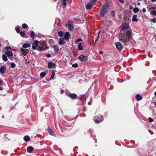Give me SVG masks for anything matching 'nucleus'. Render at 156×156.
<instances>
[{
    "mask_svg": "<svg viewBox=\"0 0 156 156\" xmlns=\"http://www.w3.org/2000/svg\"><path fill=\"white\" fill-rule=\"evenodd\" d=\"M122 30H127L124 34L121 33L119 35V39L122 42L125 43L129 41V39L132 38V30L127 23H123L121 26Z\"/></svg>",
    "mask_w": 156,
    "mask_h": 156,
    "instance_id": "f257e3e1",
    "label": "nucleus"
},
{
    "mask_svg": "<svg viewBox=\"0 0 156 156\" xmlns=\"http://www.w3.org/2000/svg\"><path fill=\"white\" fill-rule=\"evenodd\" d=\"M109 4L108 2L105 3L103 5L100 11V15L102 17H103L105 16L109 7Z\"/></svg>",
    "mask_w": 156,
    "mask_h": 156,
    "instance_id": "f03ea898",
    "label": "nucleus"
},
{
    "mask_svg": "<svg viewBox=\"0 0 156 156\" xmlns=\"http://www.w3.org/2000/svg\"><path fill=\"white\" fill-rule=\"evenodd\" d=\"M66 95L71 98L73 99H76L77 97V95L74 93H69L66 94Z\"/></svg>",
    "mask_w": 156,
    "mask_h": 156,
    "instance_id": "7ed1b4c3",
    "label": "nucleus"
},
{
    "mask_svg": "<svg viewBox=\"0 0 156 156\" xmlns=\"http://www.w3.org/2000/svg\"><path fill=\"white\" fill-rule=\"evenodd\" d=\"M115 47L119 51H121L122 49V46L119 42H117L115 43Z\"/></svg>",
    "mask_w": 156,
    "mask_h": 156,
    "instance_id": "20e7f679",
    "label": "nucleus"
},
{
    "mask_svg": "<svg viewBox=\"0 0 156 156\" xmlns=\"http://www.w3.org/2000/svg\"><path fill=\"white\" fill-rule=\"evenodd\" d=\"M38 43L39 41H34L32 45V48L33 50H35L37 49V48L38 46Z\"/></svg>",
    "mask_w": 156,
    "mask_h": 156,
    "instance_id": "39448f33",
    "label": "nucleus"
},
{
    "mask_svg": "<svg viewBox=\"0 0 156 156\" xmlns=\"http://www.w3.org/2000/svg\"><path fill=\"white\" fill-rule=\"evenodd\" d=\"M79 58L80 61L83 62L87 60V56L83 55H80L79 57Z\"/></svg>",
    "mask_w": 156,
    "mask_h": 156,
    "instance_id": "423d86ee",
    "label": "nucleus"
},
{
    "mask_svg": "<svg viewBox=\"0 0 156 156\" xmlns=\"http://www.w3.org/2000/svg\"><path fill=\"white\" fill-rule=\"evenodd\" d=\"M70 34L68 32H66L64 36V39L65 40H66L67 41H68L70 38Z\"/></svg>",
    "mask_w": 156,
    "mask_h": 156,
    "instance_id": "0eeeda50",
    "label": "nucleus"
},
{
    "mask_svg": "<svg viewBox=\"0 0 156 156\" xmlns=\"http://www.w3.org/2000/svg\"><path fill=\"white\" fill-rule=\"evenodd\" d=\"M55 64L53 62H50L48 63V67L49 68H53L55 66Z\"/></svg>",
    "mask_w": 156,
    "mask_h": 156,
    "instance_id": "6e6552de",
    "label": "nucleus"
},
{
    "mask_svg": "<svg viewBox=\"0 0 156 156\" xmlns=\"http://www.w3.org/2000/svg\"><path fill=\"white\" fill-rule=\"evenodd\" d=\"M6 68L5 66H2L0 67V72L2 73H4L6 70Z\"/></svg>",
    "mask_w": 156,
    "mask_h": 156,
    "instance_id": "1a4fd4ad",
    "label": "nucleus"
},
{
    "mask_svg": "<svg viewBox=\"0 0 156 156\" xmlns=\"http://www.w3.org/2000/svg\"><path fill=\"white\" fill-rule=\"evenodd\" d=\"M66 43L65 41H64L63 38H60L59 39L58 44L59 45L64 44Z\"/></svg>",
    "mask_w": 156,
    "mask_h": 156,
    "instance_id": "9d476101",
    "label": "nucleus"
},
{
    "mask_svg": "<svg viewBox=\"0 0 156 156\" xmlns=\"http://www.w3.org/2000/svg\"><path fill=\"white\" fill-rule=\"evenodd\" d=\"M94 5V4H90V2H89V4L86 5V9H91Z\"/></svg>",
    "mask_w": 156,
    "mask_h": 156,
    "instance_id": "9b49d317",
    "label": "nucleus"
},
{
    "mask_svg": "<svg viewBox=\"0 0 156 156\" xmlns=\"http://www.w3.org/2000/svg\"><path fill=\"white\" fill-rule=\"evenodd\" d=\"M53 48H54V52L55 53H57L58 51V47L57 45H54L53 46Z\"/></svg>",
    "mask_w": 156,
    "mask_h": 156,
    "instance_id": "f8f14e48",
    "label": "nucleus"
},
{
    "mask_svg": "<svg viewBox=\"0 0 156 156\" xmlns=\"http://www.w3.org/2000/svg\"><path fill=\"white\" fill-rule=\"evenodd\" d=\"M5 53L8 57L12 56H13V54L11 51H6L5 52Z\"/></svg>",
    "mask_w": 156,
    "mask_h": 156,
    "instance_id": "ddd939ff",
    "label": "nucleus"
},
{
    "mask_svg": "<svg viewBox=\"0 0 156 156\" xmlns=\"http://www.w3.org/2000/svg\"><path fill=\"white\" fill-rule=\"evenodd\" d=\"M34 148L32 146H29L27 147V151L29 153H31L33 151Z\"/></svg>",
    "mask_w": 156,
    "mask_h": 156,
    "instance_id": "4468645a",
    "label": "nucleus"
},
{
    "mask_svg": "<svg viewBox=\"0 0 156 156\" xmlns=\"http://www.w3.org/2000/svg\"><path fill=\"white\" fill-rule=\"evenodd\" d=\"M68 25L70 30H72L74 28V26L73 24L72 23L69 22Z\"/></svg>",
    "mask_w": 156,
    "mask_h": 156,
    "instance_id": "2eb2a0df",
    "label": "nucleus"
},
{
    "mask_svg": "<svg viewBox=\"0 0 156 156\" xmlns=\"http://www.w3.org/2000/svg\"><path fill=\"white\" fill-rule=\"evenodd\" d=\"M31 45L29 43H25L23 45L22 47L24 48H26L28 47H30Z\"/></svg>",
    "mask_w": 156,
    "mask_h": 156,
    "instance_id": "dca6fc26",
    "label": "nucleus"
},
{
    "mask_svg": "<svg viewBox=\"0 0 156 156\" xmlns=\"http://www.w3.org/2000/svg\"><path fill=\"white\" fill-rule=\"evenodd\" d=\"M46 48H45L44 46H40L37 49V50L39 51H43L44 50L46 49Z\"/></svg>",
    "mask_w": 156,
    "mask_h": 156,
    "instance_id": "f3484780",
    "label": "nucleus"
},
{
    "mask_svg": "<svg viewBox=\"0 0 156 156\" xmlns=\"http://www.w3.org/2000/svg\"><path fill=\"white\" fill-rule=\"evenodd\" d=\"M137 16L136 15H133V17H132V20L133 21H135V22H138V20L137 18Z\"/></svg>",
    "mask_w": 156,
    "mask_h": 156,
    "instance_id": "a211bd4d",
    "label": "nucleus"
},
{
    "mask_svg": "<svg viewBox=\"0 0 156 156\" xmlns=\"http://www.w3.org/2000/svg\"><path fill=\"white\" fill-rule=\"evenodd\" d=\"M136 98L138 101H139L142 99V97L139 94H137L136 96Z\"/></svg>",
    "mask_w": 156,
    "mask_h": 156,
    "instance_id": "6ab92c4d",
    "label": "nucleus"
},
{
    "mask_svg": "<svg viewBox=\"0 0 156 156\" xmlns=\"http://www.w3.org/2000/svg\"><path fill=\"white\" fill-rule=\"evenodd\" d=\"M24 140L26 142H28L30 140V138L28 136H26L23 138Z\"/></svg>",
    "mask_w": 156,
    "mask_h": 156,
    "instance_id": "aec40b11",
    "label": "nucleus"
},
{
    "mask_svg": "<svg viewBox=\"0 0 156 156\" xmlns=\"http://www.w3.org/2000/svg\"><path fill=\"white\" fill-rule=\"evenodd\" d=\"M20 50L23 53V55L25 56L27 54V52L25 50L23 49V48H20Z\"/></svg>",
    "mask_w": 156,
    "mask_h": 156,
    "instance_id": "412c9836",
    "label": "nucleus"
},
{
    "mask_svg": "<svg viewBox=\"0 0 156 156\" xmlns=\"http://www.w3.org/2000/svg\"><path fill=\"white\" fill-rule=\"evenodd\" d=\"M68 0H62V4L64 6H66V2L68 1Z\"/></svg>",
    "mask_w": 156,
    "mask_h": 156,
    "instance_id": "4be33fe9",
    "label": "nucleus"
},
{
    "mask_svg": "<svg viewBox=\"0 0 156 156\" xmlns=\"http://www.w3.org/2000/svg\"><path fill=\"white\" fill-rule=\"evenodd\" d=\"M40 44H41V45L42 46H44L45 48H46L47 46L45 42L42 41H41L40 43Z\"/></svg>",
    "mask_w": 156,
    "mask_h": 156,
    "instance_id": "5701e85b",
    "label": "nucleus"
},
{
    "mask_svg": "<svg viewBox=\"0 0 156 156\" xmlns=\"http://www.w3.org/2000/svg\"><path fill=\"white\" fill-rule=\"evenodd\" d=\"M83 48V46L81 45V43H79L78 45V49L79 50H82Z\"/></svg>",
    "mask_w": 156,
    "mask_h": 156,
    "instance_id": "b1692460",
    "label": "nucleus"
},
{
    "mask_svg": "<svg viewBox=\"0 0 156 156\" xmlns=\"http://www.w3.org/2000/svg\"><path fill=\"white\" fill-rule=\"evenodd\" d=\"M2 58L3 60L5 61H6L7 60V58L6 55L3 54L2 56Z\"/></svg>",
    "mask_w": 156,
    "mask_h": 156,
    "instance_id": "393cba45",
    "label": "nucleus"
},
{
    "mask_svg": "<svg viewBox=\"0 0 156 156\" xmlns=\"http://www.w3.org/2000/svg\"><path fill=\"white\" fill-rule=\"evenodd\" d=\"M46 75V73L44 72H42L40 73V76L42 78H44Z\"/></svg>",
    "mask_w": 156,
    "mask_h": 156,
    "instance_id": "a878e982",
    "label": "nucleus"
},
{
    "mask_svg": "<svg viewBox=\"0 0 156 156\" xmlns=\"http://www.w3.org/2000/svg\"><path fill=\"white\" fill-rule=\"evenodd\" d=\"M58 35L59 37H62L63 36L64 34L62 31H60L58 33Z\"/></svg>",
    "mask_w": 156,
    "mask_h": 156,
    "instance_id": "bb28decb",
    "label": "nucleus"
},
{
    "mask_svg": "<svg viewBox=\"0 0 156 156\" xmlns=\"http://www.w3.org/2000/svg\"><path fill=\"white\" fill-rule=\"evenodd\" d=\"M35 37V34L34 32L32 31L31 32L30 37L32 39H34Z\"/></svg>",
    "mask_w": 156,
    "mask_h": 156,
    "instance_id": "cd10ccee",
    "label": "nucleus"
},
{
    "mask_svg": "<svg viewBox=\"0 0 156 156\" xmlns=\"http://www.w3.org/2000/svg\"><path fill=\"white\" fill-rule=\"evenodd\" d=\"M139 11V9L137 8H135L133 9V12L135 13H136Z\"/></svg>",
    "mask_w": 156,
    "mask_h": 156,
    "instance_id": "c85d7f7f",
    "label": "nucleus"
},
{
    "mask_svg": "<svg viewBox=\"0 0 156 156\" xmlns=\"http://www.w3.org/2000/svg\"><path fill=\"white\" fill-rule=\"evenodd\" d=\"M97 0H90L89 1L90 4H94Z\"/></svg>",
    "mask_w": 156,
    "mask_h": 156,
    "instance_id": "c756f323",
    "label": "nucleus"
},
{
    "mask_svg": "<svg viewBox=\"0 0 156 156\" xmlns=\"http://www.w3.org/2000/svg\"><path fill=\"white\" fill-rule=\"evenodd\" d=\"M55 72H54V71H52V74H51V75L50 77V80H51V78H53L54 77V76H55Z\"/></svg>",
    "mask_w": 156,
    "mask_h": 156,
    "instance_id": "7c9ffc66",
    "label": "nucleus"
},
{
    "mask_svg": "<svg viewBox=\"0 0 156 156\" xmlns=\"http://www.w3.org/2000/svg\"><path fill=\"white\" fill-rule=\"evenodd\" d=\"M22 27L23 29H25L28 27V26L27 24L24 23L22 25Z\"/></svg>",
    "mask_w": 156,
    "mask_h": 156,
    "instance_id": "2f4dec72",
    "label": "nucleus"
},
{
    "mask_svg": "<svg viewBox=\"0 0 156 156\" xmlns=\"http://www.w3.org/2000/svg\"><path fill=\"white\" fill-rule=\"evenodd\" d=\"M48 131L50 135H53V132L51 130H50L49 129H48Z\"/></svg>",
    "mask_w": 156,
    "mask_h": 156,
    "instance_id": "473e14b6",
    "label": "nucleus"
},
{
    "mask_svg": "<svg viewBox=\"0 0 156 156\" xmlns=\"http://www.w3.org/2000/svg\"><path fill=\"white\" fill-rule=\"evenodd\" d=\"M20 36L22 37H24L25 35V34L24 32H21L20 33Z\"/></svg>",
    "mask_w": 156,
    "mask_h": 156,
    "instance_id": "72a5a7b5",
    "label": "nucleus"
},
{
    "mask_svg": "<svg viewBox=\"0 0 156 156\" xmlns=\"http://www.w3.org/2000/svg\"><path fill=\"white\" fill-rule=\"evenodd\" d=\"M16 66L15 64L13 62H12L11 63V66L12 68H14Z\"/></svg>",
    "mask_w": 156,
    "mask_h": 156,
    "instance_id": "f704fd0d",
    "label": "nucleus"
},
{
    "mask_svg": "<svg viewBox=\"0 0 156 156\" xmlns=\"http://www.w3.org/2000/svg\"><path fill=\"white\" fill-rule=\"evenodd\" d=\"M152 14H154V16H156V11L153 10L151 12Z\"/></svg>",
    "mask_w": 156,
    "mask_h": 156,
    "instance_id": "c9c22d12",
    "label": "nucleus"
},
{
    "mask_svg": "<svg viewBox=\"0 0 156 156\" xmlns=\"http://www.w3.org/2000/svg\"><path fill=\"white\" fill-rule=\"evenodd\" d=\"M78 66V65L77 63H75L72 65V67L76 68Z\"/></svg>",
    "mask_w": 156,
    "mask_h": 156,
    "instance_id": "e433bc0d",
    "label": "nucleus"
},
{
    "mask_svg": "<svg viewBox=\"0 0 156 156\" xmlns=\"http://www.w3.org/2000/svg\"><path fill=\"white\" fill-rule=\"evenodd\" d=\"M15 30L16 32L18 33H19L20 32V30L18 27H16L15 28Z\"/></svg>",
    "mask_w": 156,
    "mask_h": 156,
    "instance_id": "4c0bfd02",
    "label": "nucleus"
},
{
    "mask_svg": "<svg viewBox=\"0 0 156 156\" xmlns=\"http://www.w3.org/2000/svg\"><path fill=\"white\" fill-rule=\"evenodd\" d=\"M148 120L149 121L151 122L154 121V119L150 117L148 118Z\"/></svg>",
    "mask_w": 156,
    "mask_h": 156,
    "instance_id": "58836bf2",
    "label": "nucleus"
},
{
    "mask_svg": "<svg viewBox=\"0 0 156 156\" xmlns=\"http://www.w3.org/2000/svg\"><path fill=\"white\" fill-rule=\"evenodd\" d=\"M152 21L153 23H155L156 22V18H154L152 19Z\"/></svg>",
    "mask_w": 156,
    "mask_h": 156,
    "instance_id": "ea45409f",
    "label": "nucleus"
},
{
    "mask_svg": "<svg viewBox=\"0 0 156 156\" xmlns=\"http://www.w3.org/2000/svg\"><path fill=\"white\" fill-rule=\"evenodd\" d=\"M76 41L77 42H79V41H82V40L81 38H79V39H77L76 40Z\"/></svg>",
    "mask_w": 156,
    "mask_h": 156,
    "instance_id": "a19ab883",
    "label": "nucleus"
},
{
    "mask_svg": "<svg viewBox=\"0 0 156 156\" xmlns=\"http://www.w3.org/2000/svg\"><path fill=\"white\" fill-rule=\"evenodd\" d=\"M111 14L113 17H115V12L114 11H112L111 12Z\"/></svg>",
    "mask_w": 156,
    "mask_h": 156,
    "instance_id": "79ce46f5",
    "label": "nucleus"
},
{
    "mask_svg": "<svg viewBox=\"0 0 156 156\" xmlns=\"http://www.w3.org/2000/svg\"><path fill=\"white\" fill-rule=\"evenodd\" d=\"M94 122L96 123H98L100 122V121L97 119H95Z\"/></svg>",
    "mask_w": 156,
    "mask_h": 156,
    "instance_id": "37998d69",
    "label": "nucleus"
},
{
    "mask_svg": "<svg viewBox=\"0 0 156 156\" xmlns=\"http://www.w3.org/2000/svg\"><path fill=\"white\" fill-rule=\"evenodd\" d=\"M100 33V31L99 33H98V37L96 39V40L95 41V43L96 41H97L98 40V39L99 38V34Z\"/></svg>",
    "mask_w": 156,
    "mask_h": 156,
    "instance_id": "c03bdc74",
    "label": "nucleus"
},
{
    "mask_svg": "<svg viewBox=\"0 0 156 156\" xmlns=\"http://www.w3.org/2000/svg\"><path fill=\"white\" fill-rule=\"evenodd\" d=\"M142 11L144 13L146 12V9L145 8H143V9H142Z\"/></svg>",
    "mask_w": 156,
    "mask_h": 156,
    "instance_id": "a18cd8bd",
    "label": "nucleus"
},
{
    "mask_svg": "<svg viewBox=\"0 0 156 156\" xmlns=\"http://www.w3.org/2000/svg\"><path fill=\"white\" fill-rule=\"evenodd\" d=\"M51 57V55L50 54H48L47 55V58H50Z\"/></svg>",
    "mask_w": 156,
    "mask_h": 156,
    "instance_id": "49530a36",
    "label": "nucleus"
},
{
    "mask_svg": "<svg viewBox=\"0 0 156 156\" xmlns=\"http://www.w3.org/2000/svg\"><path fill=\"white\" fill-rule=\"evenodd\" d=\"M120 2L122 3H124V0H119Z\"/></svg>",
    "mask_w": 156,
    "mask_h": 156,
    "instance_id": "de8ad7c7",
    "label": "nucleus"
},
{
    "mask_svg": "<svg viewBox=\"0 0 156 156\" xmlns=\"http://www.w3.org/2000/svg\"><path fill=\"white\" fill-rule=\"evenodd\" d=\"M129 9L131 10L132 9H133V6L132 5H130L129 6Z\"/></svg>",
    "mask_w": 156,
    "mask_h": 156,
    "instance_id": "09e8293b",
    "label": "nucleus"
},
{
    "mask_svg": "<svg viewBox=\"0 0 156 156\" xmlns=\"http://www.w3.org/2000/svg\"><path fill=\"white\" fill-rule=\"evenodd\" d=\"M2 83V80L1 78H0V85Z\"/></svg>",
    "mask_w": 156,
    "mask_h": 156,
    "instance_id": "8fccbe9b",
    "label": "nucleus"
},
{
    "mask_svg": "<svg viewBox=\"0 0 156 156\" xmlns=\"http://www.w3.org/2000/svg\"><path fill=\"white\" fill-rule=\"evenodd\" d=\"M103 51H99V53L100 54H102L103 53Z\"/></svg>",
    "mask_w": 156,
    "mask_h": 156,
    "instance_id": "3c124183",
    "label": "nucleus"
},
{
    "mask_svg": "<svg viewBox=\"0 0 156 156\" xmlns=\"http://www.w3.org/2000/svg\"><path fill=\"white\" fill-rule=\"evenodd\" d=\"M64 92V91L63 90H61V94H63V93Z\"/></svg>",
    "mask_w": 156,
    "mask_h": 156,
    "instance_id": "603ef678",
    "label": "nucleus"
},
{
    "mask_svg": "<svg viewBox=\"0 0 156 156\" xmlns=\"http://www.w3.org/2000/svg\"><path fill=\"white\" fill-rule=\"evenodd\" d=\"M151 9L154 10L155 9V8L153 6L151 7Z\"/></svg>",
    "mask_w": 156,
    "mask_h": 156,
    "instance_id": "864d4df0",
    "label": "nucleus"
},
{
    "mask_svg": "<svg viewBox=\"0 0 156 156\" xmlns=\"http://www.w3.org/2000/svg\"><path fill=\"white\" fill-rule=\"evenodd\" d=\"M0 90H2V88L1 87H0Z\"/></svg>",
    "mask_w": 156,
    "mask_h": 156,
    "instance_id": "5fc2aeb1",
    "label": "nucleus"
},
{
    "mask_svg": "<svg viewBox=\"0 0 156 156\" xmlns=\"http://www.w3.org/2000/svg\"><path fill=\"white\" fill-rule=\"evenodd\" d=\"M151 1L153 2L156 1V0H151Z\"/></svg>",
    "mask_w": 156,
    "mask_h": 156,
    "instance_id": "6e6d98bb",
    "label": "nucleus"
},
{
    "mask_svg": "<svg viewBox=\"0 0 156 156\" xmlns=\"http://www.w3.org/2000/svg\"><path fill=\"white\" fill-rule=\"evenodd\" d=\"M155 106L156 107V102L154 103Z\"/></svg>",
    "mask_w": 156,
    "mask_h": 156,
    "instance_id": "4d7b16f0",
    "label": "nucleus"
},
{
    "mask_svg": "<svg viewBox=\"0 0 156 156\" xmlns=\"http://www.w3.org/2000/svg\"><path fill=\"white\" fill-rule=\"evenodd\" d=\"M154 95L156 96V91L154 92Z\"/></svg>",
    "mask_w": 156,
    "mask_h": 156,
    "instance_id": "13d9d810",
    "label": "nucleus"
},
{
    "mask_svg": "<svg viewBox=\"0 0 156 156\" xmlns=\"http://www.w3.org/2000/svg\"><path fill=\"white\" fill-rule=\"evenodd\" d=\"M137 4L139 5H140V2H138L137 3Z\"/></svg>",
    "mask_w": 156,
    "mask_h": 156,
    "instance_id": "bf43d9fd",
    "label": "nucleus"
},
{
    "mask_svg": "<svg viewBox=\"0 0 156 156\" xmlns=\"http://www.w3.org/2000/svg\"><path fill=\"white\" fill-rule=\"evenodd\" d=\"M11 48L10 47H8V48H9V49H10Z\"/></svg>",
    "mask_w": 156,
    "mask_h": 156,
    "instance_id": "052dcab7",
    "label": "nucleus"
},
{
    "mask_svg": "<svg viewBox=\"0 0 156 156\" xmlns=\"http://www.w3.org/2000/svg\"><path fill=\"white\" fill-rule=\"evenodd\" d=\"M2 118H3L4 117V116H2Z\"/></svg>",
    "mask_w": 156,
    "mask_h": 156,
    "instance_id": "680f3d73",
    "label": "nucleus"
},
{
    "mask_svg": "<svg viewBox=\"0 0 156 156\" xmlns=\"http://www.w3.org/2000/svg\"><path fill=\"white\" fill-rule=\"evenodd\" d=\"M102 120L101 121H100V122H102Z\"/></svg>",
    "mask_w": 156,
    "mask_h": 156,
    "instance_id": "e2e57ef3",
    "label": "nucleus"
}]
</instances>
